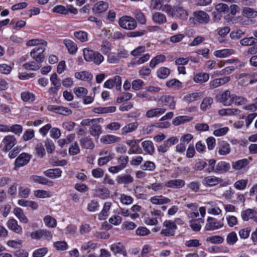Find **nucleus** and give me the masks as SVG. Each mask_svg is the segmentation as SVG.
I'll list each match as a JSON object with an SVG mask.
<instances>
[{"mask_svg":"<svg viewBox=\"0 0 257 257\" xmlns=\"http://www.w3.org/2000/svg\"><path fill=\"white\" fill-rule=\"evenodd\" d=\"M84 59L88 62H92L96 65L100 64L104 61L103 56L98 52L88 48L83 50Z\"/></svg>","mask_w":257,"mask_h":257,"instance_id":"obj_1","label":"nucleus"},{"mask_svg":"<svg viewBox=\"0 0 257 257\" xmlns=\"http://www.w3.org/2000/svg\"><path fill=\"white\" fill-rule=\"evenodd\" d=\"M163 228L160 234L164 236H173L175 235L177 225L175 223L171 220H166L163 223Z\"/></svg>","mask_w":257,"mask_h":257,"instance_id":"obj_2","label":"nucleus"},{"mask_svg":"<svg viewBox=\"0 0 257 257\" xmlns=\"http://www.w3.org/2000/svg\"><path fill=\"white\" fill-rule=\"evenodd\" d=\"M119 25L123 29L130 30L135 29L137 26L136 20L128 16L121 17L119 20Z\"/></svg>","mask_w":257,"mask_h":257,"instance_id":"obj_3","label":"nucleus"},{"mask_svg":"<svg viewBox=\"0 0 257 257\" xmlns=\"http://www.w3.org/2000/svg\"><path fill=\"white\" fill-rule=\"evenodd\" d=\"M235 98V95L231 94L229 90H226L222 94L217 96L216 99L226 106L230 105Z\"/></svg>","mask_w":257,"mask_h":257,"instance_id":"obj_4","label":"nucleus"},{"mask_svg":"<svg viewBox=\"0 0 257 257\" xmlns=\"http://www.w3.org/2000/svg\"><path fill=\"white\" fill-rule=\"evenodd\" d=\"M17 143V140L14 136L8 135L3 140L1 146H3L2 150L7 152L10 151Z\"/></svg>","mask_w":257,"mask_h":257,"instance_id":"obj_5","label":"nucleus"},{"mask_svg":"<svg viewBox=\"0 0 257 257\" xmlns=\"http://www.w3.org/2000/svg\"><path fill=\"white\" fill-rule=\"evenodd\" d=\"M45 50V48H35L30 52L31 57L40 65L45 59V55L43 54Z\"/></svg>","mask_w":257,"mask_h":257,"instance_id":"obj_6","label":"nucleus"},{"mask_svg":"<svg viewBox=\"0 0 257 257\" xmlns=\"http://www.w3.org/2000/svg\"><path fill=\"white\" fill-rule=\"evenodd\" d=\"M121 78L118 75H116L112 78L109 79L104 83V87L106 88L111 89L115 86L117 90L119 91L121 89Z\"/></svg>","mask_w":257,"mask_h":257,"instance_id":"obj_7","label":"nucleus"},{"mask_svg":"<svg viewBox=\"0 0 257 257\" xmlns=\"http://www.w3.org/2000/svg\"><path fill=\"white\" fill-rule=\"evenodd\" d=\"M238 78L241 79V81L244 85H247L248 83L253 84L257 82L255 73L251 72L240 73L238 75Z\"/></svg>","mask_w":257,"mask_h":257,"instance_id":"obj_8","label":"nucleus"},{"mask_svg":"<svg viewBox=\"0 0 257 257\" xmlns=\"http://www.w3.org/2000/svg\"><path fill=\"white\" fill-rule=\"evenodd\" d=\"M163 105L169 106L172 110L175 109L176 102L174 100V97L171 95H164L161 96L159 100Z\"/></svg>","mask_w":257,"mask_h":257,"instance_id":"obj_9","label":"nucleus"},{"mask_svg":"<svg viewBox=\"0 0 257 257\" xmlns=\"http://www.w3.org/2000/svg\"><path fill=\"white\" fill-rule=\"evenodd\" d=\"M222 182L223 179L221 178L214 176H208L204 178L202 183L206 187H213Z\"/></svg>","mask_w":257,"mask_h":257,"instance_id":"obj_10","label":"nucleus"},{"mask_svg":"<svg viewBox=\"0 0 257 257\" xmlns=\"http://www.w3.org/2000/svg\"><path fill=\"white\" fill-rule=\"evenodd\" d=\"M241 216L244 221L252 219L257 222V212L252 209H247L241 213Z\"/></svg>","mask_w":257,"mask_h":257,"instance_id":"obj_11","label":"nucleus"},{"mask_svg":"<svg viewBox=\"0 0 257 257\" xmlns=\"http://www.w3.org/2000/svg\"><path fill=\"white\" fill-rule=\"evenodd\" d=\"M195 20L203 24H207L210 19V17L208 14L203 11H197L193 13Z\"/></svg>","mask_w":257,"mask_h":257,"instance_id":"obj_12","label":"nucleus"},{"mask_svg":"<svg viewBox=\"0 0 257 257\" xmlns=\"http://www.w3.org/2000/svg\"><path fill=\"white\" fill-rule=\"evenodd\" d=\"M223 226V223L214 218L209 217L207 219V223L205 226L206 230H213L217 229Z\"/></svg>","mask_w":257,"mask_h":257,"instance_id":"obj_13","label":"nucleus"},{"mask_svg":"<svg viewBox=\"0 0 257 257\" xmlns=\"http://www.w3.org/2000/svg\"><path fill=\"white\" fill-rule=\"evenodd\" d=\"M167 111L165 108H155L148 110L146 113V117L149 118L153 117H159L164 114Z\"/></svg>","mask_w":257,"mask_h":257,"instance_id":"obj_14","label":"nucleus"},{"mask_svg":"<svg viewBox=\"0 0 257 257\" xmlns=\"http://www.w3.org/2000/svg\"><path fill=\"white\" fill-rule=\"evenodd\" d=\"M110 250L115 254H121L126 256L127 252L123 244L120 242L114 243L110 246Z\"/></svg>","mask_w":257,"mask_h":257,"instance_id":"obj_15","label":"nucleus"},{"mask_svg":"<svg viewBox=\"0 0 257 257\" xmlns=\"http://www.w3.org/2000/svg\"><path fill=\"white\" fill-rule=\"evenodd\" d=\"M31 159L30 156L25 153L21 154L15 161V168L20 167L26 165L28 163Z\"/></svg>","mask_w":257,"mask_h":257,"instance_id":"obj_16","label":"nucleus"},{"mask_svg":"<svg viewBox=\"0 0 257 257\" xmlns=\"http://www.w3.org/2000/svg\"><path fill=\"white\" fill-rule=\"evenodd\" d=\"M217 149L219 154L221 156H226L230 152L229 144L224 141H222L218 143Z\"/></svg>","mask_w":257,"mask_h":257,"instance_id":"obj_17","label":"nucleus"},{"mask_svg":"<svg viewBox=\"0 0 257 257\" xmlns=\"http://www.w3.org/2000/svg\"><path fill=\"white\" fill-rule=\"evenodd\" d=\"M230 80V77L229 76L224 77L220 78H216L209 83V87L210 89H214L217 88L221 85H222Z\"/></svg>","mask_w":257,"mask_h":257,"instance_id":"obj_18","label":"nucleus"},{"mask_svg":"<svg viewBox=\"0 0 257 257\" xmlns=\"http://www.w3.org/2000/svg\"><path fill=\"white\" fill-rule=\"evenodd\" d=\"M80 145L83 149L92 150L95 147V144L89 137H84L80 140Z\"/></svg>","mask_w":257,"mask_h":257,"instance_id":"obj_19","label":"nucleus"},{"mask_svg":"<svg viewBox=\"0 0 257 257\" xmlns=\"http://www.w3.org/2000/svg\"><path fill=\"white\" fill-rule=\"evenodd\" d=\"M99 121L95 122L91 125L89 130V134L93 137L98 139L102 133V128L98 123Z\"/></svg>","mask_w":257,"mask_h":257,"instance_id":"obj_20","label":"nucleus"},{"mask_svg":"<svg viewBox=\"0 0 257 257\" xmlns=\"http://www.w3.org/2000/svg\"><path fill=\"white\" fill-rule=\"evenodd\" d=\"M252 158L249 157L247 159H243L241 160H238L235 162H232V168L235 170H239L245 168L249 163V161H251Z\"/></svg>","mask_w":257,"mask_h":257,"instance_id":"obj_21","label":"nucleus"},{"mask_svg":"<svg viewBox=\"0 0 257 257\" xmlns=\"http://www.w3.org/2000/svg\"><path fill=\"white\" fill-rule=\"evenodd\" d=\"M30 179L34 182L47 185L49 186H52L53 182L52 181L48 180L47 179L43 176L38 175H32L30 177Z\"/></svg>","mask_w":257,"mask_h":257,"instance_id":"obj_22","label":"nucleus"},{"mask_svg":"<svg viewBox=\"0 0 257 257\" xmlns=\"http://www.w3.org/2000/svg\"><path fill=\"white\" fill-rule=\"evenodd\" d=\"M7 225L8 228L17 234H21L22 232V227L18 224V221L15 219H10L8 221Z\"/></svg>","mask_w":257,"mask_h":257,"instance_id":"obj_23","label":"nucleus"},{"mask_svg":"<svg viewBox=\"0 0 257 257\" xmlns=\"http://www.w3.org/2000/svg\"><path fill=\"white\" fill-rule=\"evenodd\" d=\"M152 20L156 24L163 25L167 22V18L161 12H155L152 15Z\"/></svg>","mask_w":257,"mask_h":257,"instance_id":"obj_24","label":"nucleus"},{"mask_svg":"<svg viewBox=\"0 0 257 257\" xmlns=\"http://www.w3.org/2000/svg\"><path fill=\"white\" fill-rule=\"evenodd\" d=\"M169 198L162 195L155 196L150 198V202L155 205H162L170 202Z\"/></svg>","mask_w":257,"mask_h":257,"instance_id":"obj_25","label":"nucleus"},{"mask_svg":"<svg viewBox=\"0 0 257 257\" xmlns=\"http://www.w3.org/2000/svg\"><path fill=\"white\" fill-rule=\"evenodd\" d=\"M230 165L225 161L219 162L215 167V172L218 173H224L229 170Z\"/></svg>","mask_w":257,"mask_h":257,"instance_id":"obj_26","label":"nucleus"},{"mask_svg":"<svg viewBox=\"0 0 257 257\" xmlns=\"http://www.w3.org/2000/svg\"><path fill=\"white\" fill-rule=\"evenodd\" d=\"M185 185V182L182 179L171 180L166 182L165 186L169 188H180Z\"/></svg>","mask_w":257,"mask_h":257,"instance_id":"obj_27","label":"nucleus"},{"mask_svg":"<svg viewBox=\"0 0 257 257\" xmlns=\"http://www.w3.org/2000/svg\"><path fill=\"white\" fill-rule=\"evenodd\" d=\"M63 44L67 48L68 52L72 55L75 54L77 51V46L75 43L69 39L63 40Z\"/></svg>","mask_w":257,"mask_h":257,"instance_id":"obj_28","label":"nucleus"},{"mask_svg":"<svg viewBox=\"0 0 257 257\" xmlns=\"http://www.w3.org/2000/svg\"><path fill=\"white\" fill-rule=\"evenodd\" d=\"M138 123L137 122H132L126 124L121 130L122 135H125L135 131L138 127Z\"/></svg>","mask_w":257,"mask_h":257,"instance_id":"obj_29","label":"nucleus"},{"mask_svg":"<svg viewBox=\"0 0 257 257\" xmlns=\"http://www.w3.org/2000/svg\"><path fill=\"white\" fill-rule=\"evenodd\" d=\"M62 171L60 169H50L45 171L44 174L52 179H55L60 177L61 176Z\"/></svg>","mask_w":257,"mask_h":257,"instance_id":"obj_30","label":"nucleus"},{"mask_svg":"<svg viewBox=\"0 0 257 257\" xmlns=\"http://www.w3.org/2000/svg\"><path fill=\"white\" fill-rule=\"evenodd\" d=\"M209 78V74L207 73H199L194 76L193 80L197 83L202 84L208 81Z\"/></svg>","mask_w":257,"mask_h":257,"instance_id":"obj_31","label":"nucleus"},{"mask_svg":"<svg viewBox=\"0 0 257 257\" xmlns=\"http://www.w3.org/2000/svg\"><path fill=\"white\" fill-rule=\"evenodd\" d=\"M100 141L105 144H112L115 142H118L120 141V138L114 135H107L103 136Z\"/></svg>","mask_w":257,"mask_h":257,"instance_id":"obj_32","label":"nucleus"},{"mask_svg":"<svg viewBox=\"0 0 257 257\" xmlns=\"http://www.w3.org/2000/svg\"><path fill=\"white\" fill-rule=\"evenodd\" d=\"M108 8L107 3L100 1L96 3L93 8V11L97 13H101L106 11Z\"/></svg>","mask_w":257,"mask_h":257,"instance_id":"obj_33","label":"nucleus"},{"mask_svg":"<svg viewBox=\"0 0 257 257\" xmlns=\"http://www.w3.org/2000/svg\"><path fill=\"white\" fill-rule=\"evenodd\" d=\"M14 213L21 222L26 224L28 223L29 220L25 215L23 210L21 208L17 207L15 208Z\"/></svg>","mask_w":257,"mask_h":257,"instance_id":"obj_34","label":"nucleus"},{"mask_svg":"<svg viewBox=\"0 0 257 257\" xmlns=\"http://www.w3.org/2000/svg\"><path fill=\"white\" fill-rule=\"evenodd\" d=\"M202 97V94L200 92H194L187 94L184 97V100L189 103L194 101L200 99Z\"/></svg>","mask_w":257,"mask_h":257,"instance_id":"obj_35","label":"nucleus"},{"mask_svg":"<svg viewBox=\"0 0 257 257\" xmlns=\"http://www.w3.org/2000/svg\"><path fill=\"white\" fill-rule=\"evenodd\" d=\"M75 77L83 81H89L92 79L93 75L87 71H82L75 73Z\"/></svg>","mask_w":257,"mask_h":257,"instance_id":"obj_36","label":"nucleus"},{"mask_svg":"<svg viewBox=\"0 0 257 257\" xmlns=\"http://www.w3.org/2000/svg\"><path fill=\"white\" fill-rule=\"evenodd\" d=\"M203 223L204 220L202 218L198 219H192L190 221V226L193 231H198L200 230L201 228V223Z\"/></svg>","mask_w":257,"mask_h":257,"instance_id":"obj_37","label":"nucleus"},{"mask_svg":"<svg viewBox=\"0 0 257 257\" xmlns=\"http://www.w3.org/2000/svg\"><path fill=\"white\" fill-rule=\"evenodd\" d=\"M133 181V177L129 174L118 176L116 178V181L118 184H127L132 183Z\"/></svg>","mask_w":257,"mask_h":257,"instance_id":"obj_38","label":"nucleus"},{"mask_svg":"<svg viewBox=\"0 0 257 257\" xmlns=\"http://www.w3.org/2000/svg\"><path fill=\"white\" fill-rule=\"evenodd\" d=\"M234 53V51L233 49H226L215 51L214 54L217 57L223 58L229 56Z\"/></svg>","mask_w":257,"mask_h":257,"instance_id":"obj_39","label":"nucleus"},{"mask_svg":"<svg viewBox=\"0 0 257 257\" xmlns=\"http://www.w3.org/2000/svg\"><path fill=\"white\" fill-rule=\"evenodd\" d=\"M142 147L144 151L150 155H152L154 151L155 148L153 143L151 141H145L142 143Z\"/></svg>","mask_w":257,"mask_h":257,"instance_id":"obj_40","label":"nucleus"},{"mask_svg":"<svg viewBox=\"0 0 257 257\" xmlns=\"http://www.w3.org/2000/svg\"><path fill=\"white\" fill-rule=\"evenodd\" d=\"M213 102V99L210 97H205L200 104V108L203 111H206L211 108Z\"/></svg>","mask_w":257,"mask_h":257,"instance_id":"obj_41","label":"nucleus"},{"mask_svg":"<svg viewBox=\"0 0 257 257\" xmlns=\"http://www.w3.org/2000/svg\"><path fill=\"white\" fill-rule=\"evenodd\" d=\"M192 119V117L187 116H179L173 119L172 123L175 126H178L186 122L190 121Z\"/></svg>","mask_w":257,"mask_h":257,"instance_id":"obj_42","label":"nucleus"},{"mask_svg":"<svg viewBox=\"0 0 257 257\" xmlns=\"http://www.w3.org/2000/svg\"><path fill=\"white\" fill-rule=\"evenodd\" d=\"M242 14L248 18H254L257 17V11L253 9L245 7L242 10Z\"/></svg>","mask_w":257,"mask_h":257,"instance_id":"obj_43","label":"nucleus"},{"mask_svg":"<svg viewBox=\"0 0 257 257\" xmlns=\"http://www.w3.org/2000/svg\"><path fill=\"white\" fill-rule=\"evenodd\" d=\"M40 67L41 65L34 61L29 62L23 65V68L28 70L36 71L39 70Z\"/></svg>","mask_w":257,"mask_h":257,"instance_id":"obj_44","label":"nucleus"},{"mask_svg":"<svg viewBox=\"0 0 257 257\" xmlns=\"http://www.w3.org/2000/svg\"><path fill=\"white\" fill-rule=\"evenodd\" d=\"M53 246L58 251H65L68 249L67 243L64 241H57L53 243Z\"/></svg>","mask_w":257,"mask_h":257,"instance_id":"obj_45","label":"nucleus"},{"mask_svg":"<svg viewBox=\"0 0 257 257\" xmlns=\"http://www.w3.org/2000/svg\"><path fill=\"white\" fill-rule=\"evenodd\" d=\"M111 203L106 202L104 203L103 209L101 213L98 215V218L100 220H104L108 215V212L110 210L111 207Z\"/></svg>","mask_w":257,"mask_h":257,"instance_id":"obj_46","label":"nucleus"},{"mask_svg":"<svg viewBox=\"0 0 257 257\" xmlns=\"http://www.w3.org/2000/svg\"><path fill=\"white\" fill-rule=\"evenodd\" d=\"M240 110L237 108H225L218 110V114L220 115H231L237 114Z\"/></svg>","mask_w":257,"mask_h":257,"instance_id":"obj_47","label":"nucleus"},{"mask_svg":"<svg viewBox=\"0 0 257 257\" xmlns=\"http://www.w3.org/2000/svg\"><path fill=\"white\" fill-rule=\"evenodd\" d=\"M111 50V44L107 41H103L100 46V51L104 55H108Z\"/></svg>","mask_w":257,"mask_h":257,"instance_id":"obj_48","label":"nucleus"},{"mask_svg":"<svg viewBox=\"0 0 257 257\" xmlns=\"http://www.w3.org/2000/svg\"><path fill=\"white\" fill-rule=\"evenodd\" d=\"M257 43V39L254 37L244 38L240 40V44L242 46H252Z\"/></svg>","mask_w":257,"mask_h":257,"instance_id":"obj_49","label":"nucleus"},{"mask_svg":"<svg viewBox=\"0 0 257 257\" xmlns=\"http://www.w3.org/2000/svg\"><path fill=\"white\" fill-rule=\"evenodd\" d=\"M74 36L81 42H85L88 40V34L85 31H79L75 32Z\"/></svg>","mask_w":257,"mask_h":257,"instance_id":"obj_50","label":"nucleus"},{"mask_svg":"<svg viewBox=\"0 0 257 257\" xmlns=\"http://www.w3.org/2000/svg\"><path fill=\"white\" fill-rule=\"evenodd\" d=\"M44 222L47 226L51 228H54L57 225L56 219L50 215H47L44 218Z\"/></svg>","mask_w":257,"mask_h":257,"instance_id":"obj_51","label":"nucleus"},{"mask_svg":"<svg viewBox=\"0 0 257 257\" xmlns=\"http://www.w3.org/2000/svg\"><path fill=\"white\" fill-rule=\"evenodd\" d=\"M166 60V57L164 55H159L154 57L150 63V66L153 68L161 62Z\"/></svg>","mask_w":257,"mask_h":257,"instance_id":"obj_52","label":"nucleus"},{"mask_svg":"<svg viewBox=\"0 0 257 257\" xmlns=\"http://www.w3.org/2000/svg\"><path fill=\"white\" fill-rule=\"evenodd\" d=\"M170 73V70L167 67H161L157 71L158 76L161 79L166 78Z\"/></svg>","mask_w":257,"mask_h":257,"instance_id":"obj_53","label":"nucleus"},{"mask_svg":"<svg viewBox=\"0 0 257 257\" xmlns=\"http://www.w3.org/2000/svg\"><path fill=\"white\" fill-rule=\"evenodd\" d=\"M28 46H36L38 45H41L44 47L47 45V42L45 40L42 39H32L27 41L26 43Z\"/></svg>","mask_w":257,"mask_h":257,"instance_id":"obj_54","label":"nucleus"},{"mask_svg":"<svg viewBox=\"0 0 257 257\" xmlns=\"http://www.w3.org/2000/svg\"><path fill=\"white\" fill-rule=\"evenodd\" d=\"M237 240L238 238L236 233L234 231L230 232L226 237V242L229 245L234 244Z\"/></svg>","mask_w":257,"mask_h":257,"instance_id":"obj_55","label":"nucleus"},{"mask_svg":"<svg viewBox=\"0 0 257 257\" xmlns=\"http://www.w3.org/2000/svg\"><path fill=\"white\" fill-rule=\"evenodd\" d=\"M174 15H176L178 17L182 20L186 19L188 16L187 12L182 7L176 8Z\"/></svg>","mask_w":257,"mask_h":257,"instance_id":"obj_56","label":"nucleus"},{"mask_svg":"<svg viewBox=\"0 0 257 257\" xmlns=\"http://www.w3.org/2000/svg\"><path fill=\"white\" fill-rule=\"evenodd\" d=\"M135 18L139 23L144 25L146 23V19L144 14L140 10H136L135 12Z\"/></svg>","mask_w":257,"mask_h":257,"instance_id":"obj_57","label":"nucleus"},{"mask_svg":"<svg viewBox=\"0 0 257 257\" xmlns=\"http://www.w3.org/2000/svg\"><path fill=\"white\" fill-rule=\"evenodd\" d=\"M247 183V179L239 180L234 184V187L238 190H242L246 188Z\"/></svg>","mask_w":257,"mask_h":257,"instance_id":"obj_58","label":"nucleus"},{"mask_svg":"<svg viewBox=\"0 0 257 257\" xmlns=\"http://www.w3.org/2000/svg\"><path fill=\"white\" fill-rule=\"evenodd\" d=\"M244 34V31L242 30L237 29L232 31L230 34V36L232 39L237 40L242 37Z\"/></svg>","mask_w":257,"mask_h":257,"instance_id":"obj_59","label":"nucleus"},{"mask_svg":"<svg viewBox=\"0 0 257 257\" xmlns=\"http://www.w3.org/2000/svg\"><path fill=\"white\" fill-rule=\"evenodd\" d=\"M163 0H151L150 9L153 10H160L162 8Z\"/></svg>","mask_w":257,"mask_h":257,"instance_id":"obj_60","label":"nucleus"},{"mask_svg":"<svg viewBox=\"0 0 257 257\" xmlns=\"http://www.w3.org/2000/svg\"><path fill=\"white\" fill-rule=\"evenodd\" d=\"M34 195L39 198H48L51 196L50 192L44 190H38L34 192Z\"/></svg>","mask_w":257,"mask_h":257,"instance_id":"obj_61","label":"nucleus"},{"mask_svg":"<svg viewBox=\"0 0 257 257\" xmlns=\"http://www.w3.org/2000/svg\"><path fill=\"white\" fill-rule=\"evenodd\" d=\"M80 153V148L77 142L73 143L69 149V153L70 155H76Z\"/></svg>","mask_w":257,"mask_h":257,"instance_id":"obj_62","label":"nucleus"},{"mask_svg":"<svg viewBox=\"0 0 257 257\" xmlns=\"http://www.w3.org/2000/svg\"><path fill=\"white\" fill-rule=\"evenodd\" d=\"M21 98L24 101H33L35 98V96L30 92L25 91L21 93Z\"/></svg>","mask_w":257,"mask_h":257,"instance_id":"obj_63","label":"nucleus"},{"mask_svg":"<svg viewBox=\"0 0 257 257\" xmlns=\"http://www.w3.org/2000/svg\"><path fill=\"white\" fill-rule=\"evenodd\" d=\"M48 252L47 247L40 248L35 250L33 253V257H43Z\"/></svg>","mask_w":257,"mask_h":257,"instance_id":"obj_64","label":"nucleus"}]
</instances>
